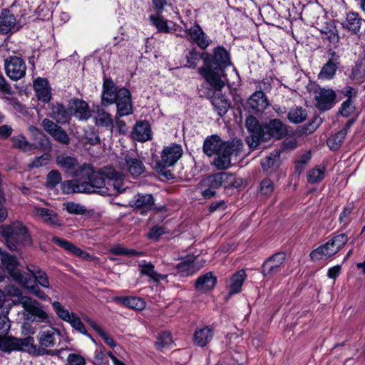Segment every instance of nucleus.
Masks as SVG:
<instances>
[{
    "instance_id": "obj_1",
    "label": "nucleus",
    "mask_w": 365,
    "mask_h": 365,
    "mask_svg": "<svg viewBox=\"0 0 365 365\" xmlns=\"http://www.w3.org/2000/svg\"><path fill=\"white\" fill-rule=\"evenodd\" d=\"M81 173L80 178L66 180L62 183L61 188L64 193H99L102 195H112L121 193L127 188L123 175L118 173L111 167H106L95 172L89 165L83 164Z\"/></svg>"
},
{
    "instance_id": "obj_2",
    "label": "nucleus",
    "mask_w": 365,
    "mask_h": 365,
    "mask_svg": "<svg viewBox=\"0 0 365 365\" xmlns=\"http://www.w3.org/2000/svg\"><path fill=\"white\" fill-rule=\"evenodd\" d=\"M201 58L205 65L199 69V73L215 91H220L228 81L224 73V69L231 64L228 52L218 46L214 49L212 59L207 53H202Z\"/></svg>"
},
{
    "instance_id": "obj_3",
    "label": "nucleus",
    "mask_w": 365,
    "mask_h": 365,
    "mask_svg": "<svg viewBox=\"0 0 365 365\" xmlns=\"http://www.w3.org/2000/svg\"><path fill=\"white\" fill-rule=\"evenodd\" d=\"M102 103L104 105L115 103L120 116L128 115L133 111L130 91L125 88H115L113 83L109 80H106L103 83Z\"/></svg>"
},
{
    "instance_id": "obj_4",
    "label": "nucleus",
    "mask_w": 365,
    "mask_h": 365,
    "mask_svg": "<svg viewBox=\"0 0 365 365\" xmlns=\"http://www.w3.org/2000/svg\"><path fill=\"white\" fill-rule=\"evenodd\" d=\"M1 234L7 247L11 251H19L23 247L32 244L27 228L19 222L3 226Z\"/></svg>"
},
{
    "instance_id": "obj_5",
    "label": "nucleus",
    "mask_w": 365,
    "mask_h": 365,
    "mask_svg": "<svg viewBox=\"0 0 365 365\" xmlns=\"http://www.w3.org/2000/svg\"><path fill=\"white\" fill-rule=\"evenodd\" d=\"M348 242L346 234L334 235L324 245L319 246L310 253V257L314 261H318L330 257L339 252Z\"/></svg>"
},
{
    "instance_id": "obj_6",
    "label": "nucleus",
    "mask_w": 365,
    "mask_h": 365,
    "mask_svg": "<svg viewBox=\"0 0 365 365\" xmlns=\"http://www.w3.org/2000/svg\"><path fill=\"white\" fill-rule=\"evenodd\" d=\"M0 349L4 352L24 351H27L29 354L40 353L32 336L19 339L14 336H0Z\"/></svg>"
},
{
    "instance_id": "obj_7",
    "label": "nucleus",
    "mask_w": 365,
    "mask_h": 365,
    "mask_svg": "<svg viewBox=\"0 0 365 365\" xmlns=\"http://www.w3.org/2000/svg\"><path fill=\"white\" fill-rule=\"evenodd\" d=\"M242 143L239 141H232L230 143L224 145L222 150L217 153L214 159V165L219 170L228 168L234 157H237L241 152Z\"/></svg>"
},
{
    "instance_id": "obj_8",
    "label": "nucleus",
    "mask_w": 365,
    "mask_h": 365,
    "mask_svg": "<svg viewBox=\"0 0 365 365\" xmlns=\"http://www.w3.org/2000/svg\"><path fill=\"white\" fill-rule=\"evenodd\" d=\"M245 125L250 135L246 138V142L250 148H257L264 137V125L253 115L246 118Z\"/></svg>"
},
{
    "instance_id": "obj_9",
    "label": "nucleus",
    "mask_w": 365,
    "mask_h": 365,
    "mask_svg": "<svg viewBox=\"0 0 365 365\" xmlns=\"http://www.w3.org/2000/svg\"><path fill=\"white\" fill-rule=\"evenodd\" d=\"M0 259L2 265L7 270L13 280L16 283L19 284L28 276L17 268L19 264L17 258L14 255H10L3 250L1 247H0Z\"/></svg>"
},
{
    "instance_id": "obj_10",
    "label": "nucleus",
    "mask_w": 365,
    "mask_h": 365,
    "mask_svg": "<svg viewBox=\"0 0 365 365\" xmlns=\"http://www.w3.org/2000/svg\"><path fill=\"white\" fill-rule=\"evenodd\" d=\"M285 254L277 252L269 257L262 265L264 277L271 278L282 272L285 267Z\"/></svg>"
},
{
    "instance_id": "obj_11",
    "label": "nucleus",
    "mask_w": 365,
    "mask_h": 365,
    "mask_svg": "<svg viewBox=\"0 0 365 365\" xmlns=\"http://www.w3.org/2000/svg\"><path fill=\"white\" fill-rule=\"evenodd\" d=\"M5 71L6 75L14 81L22 78L26 71L24 61L18 56H10L5 60Z\"/></svg>"
},
{
    "instance_id": "obj_12",
    "label": "nucleus",
    "mask_w": 365,
    "mask_h": 365,
    "mask_svg": "<svg viewBox=\"0 0 365 365\" xmlns=\"http://www.w3.org/2000/svg\"><path fill=\"white\" fill-rule=\"evenodd\" d=\"M204 183L206 185L211 186L212 187H237L240 182L236 180L235 177L226 172L217 173L212 175L208 176L205 180Z\"/></svg>"
},
{
    "instance_id": "obj_13",
    "label": "nucleus",
    "mask_w": 365,
    "mask_h": 365,
    "mask_svg": "<svg viewBox=\"0 0 365 365\" xmlns=\"http://www.w3.org/2000/svg\"><path fill=\"white\" fill-rule=\"evenodd\" d=\"M335 91L330 88H318L314 91L316 106L320 110L331 109L336 103Z\"/></svg>"
},
{
    "instance_id": "obj_14",
    "label": "nucleus",
    "mask_w": 365,
    "mask_h": 365,
    "mask_svg": "<svg viewBox=\"0 0 365 365\" xmlns=\"http://www.w3.org/2000/svg\"><path fill=\"white\" fill-rule=\"evenodd\" d=\"M56 163L65 173L72 176L81 177L82 175V165H80L77 159L73 156L65 153L58 155L56 158Z\"/></svg>"
},
{
    "instance_id": "obj_15",
    "label": "nucleus",
    "mask_w": 365,
    "mask_h": 365,
    "mask_svg": "<svg viewBox=\"0 0 365 365\" xmlns=\"http://www.w3.org/2000/svg\"><path fill=\"white\" fill-rule=\"evenodd\" d=\"M60 336V332L57 329L50 327L46 330L41 331L38 336L39 354H31L32 355H42L46 348L53 347L56 344V339Z\"/></svg>"
},
{
    "instance_id": "obj_16",
    "label": "nucleus",
    "mask_w": 365,
    "mask_h": 365,
    "mask_svg": "<svg viewBox=\"0 0 365 365\" xmlns=\"http://www.w3.org/2000/svg\"><path fill=\"white\" fill-rule=\"evenodd\" d=\"M185 32L189 40L202 50L206 49L211 43L210 38L198 24L191 26Z\"/></svg>"
},
{
    "instance_id": "obj_17",
    "label": "nucleus",
    "mask_w": 365,
    "mask_h": 365,
    "mask_svg": "<svg viewBox=\"0 0 365 365\" xmlns=\"http://www.w3.org/2000/svg\"><path fill=\"white\" fill-rule=\"evenodd\" d=\"M182 148L178 144H172L163 149L161 153L160 164L163 168L175 165L182 157Z\"/></svg>"
},
{
    "instance_id": "obj_18",
    "label": "nucleus",
    "mask_w": 365,
    "mask_h": 365,
    "mask_svg": "<svg viewBox=\"0 0 365 365\" xmlns=\"http://www.w3.org/2000/svg\"><path fill=\"white\" fill-rule=\"evenodd\" d=\"M33 215L51 227H59L62 225L57 213L52 210L35 205L33 207Z\"/></svg>"
},
{
    "instance_id": "obj_19",
    "label": "nucleus",
    "mask_w": 365,
    "mask_h": 365,
    "mask_svg": "<svg viewBox=\"0 0 365 365\" xmlns=\"http://www.w3.org/2000/svg\"><path fill=\"white\" fill-rule=\"evenodd\" d=\"M122 170L127 171L133 177H138L143 174L145 167L143 161L135 157L127 155L123 161L119 163Z\"/></svg>"
},
{
    "instance_id": "obj_20",
    "label": "nucleus",
    "mask_w": 365,
    "mask_h": 365,
    "mask_svg": "<svg viewBox=\"0 0 365 365\" xmlns=\"http://www.w3.org/2000/svg\"><path fill=\"white\" fill-rule=\"evenodd\" d=\"M21 305L27 312L36 317L39 322H45L48 320V314L36 300L31 297H24L21 299Z\"/></svg>"
},
{
    "instance_id": "obj_21",
    "label": "nucleus",
    "mask_w": 365,
    "mask_h": 365,
    "mask_svg": "<svg viewBox=\"0 0 365 365\" xmlns=\"http://www.w3.org/2000/svg\"><path fill=\"white\" fill-rule=\"evenodd\" d=\"M264 137L263 140H267L270 137L280 139L286 134L287 128L281 120L272 119L267 125H264Z\"/></svg>"
},
{
    "instance_id": "obj_22",
    "label": "nucleus",
    "mask_w": 365,
    "mask_h": 365,
    "mask_svg": "<svg viewBox=\"0 0 365 365\" xmlns=\"http://www.w3.org/2000/svg\"><path fill=\"white\" fill-rule=\"evenodd\" d=\"M138 270L141 276H146L148 277L149 281L154 282H159L165 280L167 278V275L161 274L155 270L154 265L145 260H143L138 263Z\"/></svg>"
},
{
    "instance_id": "obj_23",
    "label": "nucleus",
    "mask_w": 365,
    "mask_h": 365,
    "mask_svg": "<svg viewBox=\"0 0 365 365\" xmlns=\"http://www.w3.org/2000/svg\"><path fill=\"white\" fill-rule=\"evenodd\" d=\"M203 264L193 256H190L187 259L179 263L176 267L179 273L182 276L191 275L197 270H199Z\"/></svg>"
},
{
    "instance_id": "obj_24",
    "label": "nucleus",
    "mask_w": 365,
    "mask_h": 365,
    "mask_svg": "<svg viewBox=\"0 0 365 365\" xmlns=\"http://www.w3.org/2000/svg\"><path fill=\"white\" fill-rule=\"evenodd\" d=\"M269 106V101L264 93L259 91L254 93L247 101L249 109L255 112H262Z\"/></svg>"
},
{
    "instance_id": "obj_25",
    "label": "nucleus",
    "mask_w": 365,
    "mask_h": 365,
    "mask_svg": "<svg viewBox=\"0 0 365 365\" xmlns=\"http://www.w3.org/2000/svg\"><path fill=\"white\" fill-rule=\"evenodd\" d=\"M16 26L15 16L9 9H3L0 12V33L7 34L14 31Z\"/></svg>"
},
{
    "instance_id": "obj_26",
    "label": "nucleus",
    "mask_w": 365,
    "mask_h": 365,
    "mask_svg": "<svg viewBox=\"0 0 365 365\" xmlns=\"http://www.w3.org/2000/svg\"><path fill=\"white\" fill-rule=\"evenodd\" d=\"M229 143L223 142L217 135L207 137L203 144V151L208 156H212L222 150L224 145Z\"/></svg>"
},
{
    "instance_id": "obj_27",
    "label": "nucleus",
    "mask_w": 365,
    "mask_h": 365,
    "mask_svg": "<svg viewBox=\"0 0 365 365\" xmlns=\"http://www.w3.org/2000/svg\"><path fill=\"white\" fill-rule=\"evenodd\" d=\"M70 109L73 115L80 120H86L91 116L89 106L84 101H73Z\"/></svg>"
},
{
    "instance_id": "obj_28",
    "label": "nucleus",
    "mask_w": 365,
    "mask_h": 365,
    "mask_svg": "<svg viewBox=\"0 0 365 365\" xmlns=\"http://www.w3.org/2000/svg\"><path fill=\"white\" fill-rule=\"evenodd\" d=\"M52 241L59 247L63 248L66 251L73 254L76 256L87 260H91L92 259L91 255H90L88 252L82 250L67 240L58 238L57 237H53L52 238Z\"/></svg>"
},
{
    "instance_id": "obj_29",
    "label": "nucleus",
    "mask_w": 365,
    "mask_h": 365,
    "mask_svg": "<svg viewBox=\"0 0 365 365\" xmlns=\"http://www.w3.org/2000/svg\"><path fill=\"white\" fill-rule=\"evenodd\" d=\"M134 140L145 142L150 139L151 130L148 122L140 121L135 124L132 132Z\"/></svg>"
},
{
    "instance_id": "obj_30",
    "label": "nucleus",
    "mask_w": 365,
    "mask_h": 365,
    "mask_svg": "<svg viewBox=\"0 0 365 365\" xmlns=\"http://www.w3.org/2000/svg\"><path fill=\"white\" fill-rule=\"evenodd\" d=\"M213 331L208 327L197 328L193 336V341L197 346L203 347L212 339Z\"/></svg>"
},
{
    "instance_id": "obj_31",
    "label": "nucleus",
    "mask_w": 365,
    "mask_h": 365,
    "mask_svg": "<svg viewBox=\"0 0 365 365\" xmlns=\"http://www.w3.org/2000/svg\"><path fill=\"white\" fill-rule=\"evenodd\" d=\"M38 98L45 103L51 100V90L48 86V81L41 78H38L34 83Z\"/></svg>"
},
{
    "instance_id": "obj_32",
    "label": "nucleus",
    "mask_w": 365,
    "mask_h": 365,
    "mask_svg": "<svg viewBox=\"0 0 365 365\" xmlns=\"http://www.w3.org/2000/svg\"><path fill=\"white\" fill-rule=\"evenodd\" d=\"M217 282V278L209 272L200 277L196 281L195 288L197 290L205 292L214 288Z\"/></svg>"
},
{
    "instance_id": "obj_33",
    "label": "nucleus",
    "mask_w": 365,
    "mask_h": 365,
    "mask_svg": "<svg viewBox=\"0 0 365 365\" xmlns=\"http://www.w3.org/2000/svg\"><path fill=\"white\" fill-rule=\"evenodd\" d=\"M19 284L24 287L28 292L35 295L41 300H51L46 293L40 289L36 284H32V279L29 276L24 278Z\"/></svg>"
},
{
    "instance_id": "obj_34",
    "label": "nucleus",
    "mask_w": 365,
    "mask_h": 365,
    "mask_svg": "<svg viewBox=\"0 0 365 365\" xmlns=\"http://www.w3.org/2000/svg\"><path fill=\"white\" fill-rule=\"evenodd\" d=\"M148 19L151 25L153 26L158 32L165 34L172 32L173 28L169 25L170 22L163 18L162 14H148Z\"/></svg>"
},
{
    "instance_id": "obj_35",
    "label": "nucleus",
    "mask_w": 365,
    "mask_h": 365,
    "mask_svg": "<svg viewBox=\"0 0 365 365\" xmlns=\"http://www.w3.org/2000/svg\"><path fill=\"white\" fill-rule=\"evenodd\" d=\"M6 296L14 297V299H7V304H6V309H10L14 305L21 304V299L24 297H28L24 296L21 294V291L14 287V285H8L4 289Z\"/></svg>"
},
{
    "instance_id": "obj_36",
    "label": "nucleus",
    "mask_w": 365,
    "mask_h": 365,
    "mask_svg": "<svg viewBox=\"0 0 365 365\" xmlns=\"http://www.w3.org/2000/svg\"><path fill=\"white\" fill-rule=\"evenodd\" d=\"M50 117L59 124H65L68 123L70 115L66 108L59 103L52 106Z\"/></svg>"
},
{
    "instance_id": "obj_37",
    "label": "nucleus",
    "mask_w": 365,
    "mask_h": 365,
    "mask_svg": "<svg viewBox=\"0 0 365 365\" xmlns=\"http://www.w3.org/2000/svg\"><path fill=\"white\" fill-rule=\"evenodd\" d=\"M154 203L153 197L150 194H137L130 200V206L135 208L150 209Z\"/></svg>"
},
{
    "instance_id": "obj_38",
    "label": "nucleus",
    "mask_w": 365,
    "mask_h": 365,
    "mask_svg": "<svg viewBox=\"0 0 365 365\" xmlns=\"http://www.w3.org/2000/svg\"><path fill=\"white\" fill-rule=\"evenodd\" d=\"M280 150H276L272 152L269 156L262 159L261 165L263 170L266 172H272L279 166L280 164Z\"/></svg>"
},
{
    "instance_id": "obj_39",
    "label": "nucleus",
    "mask_w": 365,
    "mask_h": 365,
    "mask_svg": "<svg viewBox=\"0 0 365 365\" xmlns=\"http://www.w3.org/2000/svg\"><path fill=\"white\" fill-rule=\"evenodd\" d=\"M361 24V19L358 14L349 12L346 14V20L342 23L343 27L352 34L359 31Z\"/></svg>"
},
{
    "instance_id": "obj_40",
    "label": "nucleus",
    "mask_w": 365,
    "mask_h": 365,
    "mask_svg": "<svg viewBox=\"0 0 365 365\" xmlns=\"http://www.w3.org/2000/svg\"><path fill=\"white\" fill-rule=\"evenodd\" d=\"M115 301L136 310H143L145 307L144 300L137 297H118L115 298Z\"/></svg>"
},
{
    "instance_id": "obj_41",
    "label": "nucleus",
    "mask_w": 365,
    "mask_h": 365,
    "mask_svg": "<svg viewBox=\"0 0 365 365\" xmlns=\"http://www.w3.org/2000/svg\"><path fill=\"white\" fill-rule=\"evenodd\" d=\"M215 110L220 116L224 115L228 110L230 103L224 96L215 93L211 100Z\"/></svg>"
},
{
    "instance_id": "obj_42",
    "label": "nucleus",
    "mask_w": 365,
    "mask_h": 365,
    "mask_svg": "<svg viewBox=\"0 0 365 365\" xmlns=\"http://www.w3.org/2000/svg\"><path fill=\"white\" fill-rule=\"evenodd\" d=\"M246 273L244 270L236 272L230 279V294H235L240 292L241 287L245 280Z\"/></svg>"
},
{
    "instance_id": "obj_43",
    "label": "nucleus",
    "mask_w": 365,
    "mask_h": 365,
    "mask_svg": "<svg viewBox=\"0 0 365 365\" xmlns=\"http://www.w3.org/2000/svg\"><path fill=\"white\" fill-rule=\"evenodd\" d=\"M27 269L39 285L44 288H49V279L44 271L36 266H28Z\"/></svg>"
},
{
    "instance_id": "obj_44",
    "label": "nucleus",
    "mask_w": 365,
    "mask_h": 365,
    "mask_svg": "<svg viewBox=\"0 0 365 365\" xmlns=\"http://www.w3.org/2000/svg\"><path fill=\"white\" fill-rule=\"evenodd\" d=\"M338 63L333 61L329 60L328 62L322 68V70L319 74V78L324 80L331 79L336 71Z\"/></svg>"
},
{
    "instance_id": "obj_45",
    "label": "nucleus",
    "mask_w": 365,
    "mask_h": 365,
    "mask_svg": "<svg viewBox=\"0 0 365 365\" xmlns=\"http://www.w3.org/2000/svg\"><path fill=\"white\" fill-rule=\"evenodd\" d=\"M347 134V128H344L339 130L334 135L329 138L327 145L331 150H335L340 148L346 135Z\"/></svg>"
},
{
    "instance_id": "obj_46",
    "label": "nucleus",
    "mask_w": 365,
    "mask_h": 365,
    "mask_svg": "<svg viewBox=\"0 0 365 365\" xmlns=\"http://www.w3.org/2000/svg\"><path fill=\"white\" fill-rule=\"evenodd\" d=\"M11 141L15 148L23 151H29L36 148L34 144L28 142L26 138L22 135L13 137Z\"/></svg>"
},
{
    "instance_id": "obj_47",
    "label": "nucleus",
    "mask_w": 365,
    "mask_h": 365,
    "mask_svg": "<svg viewBox=\"0 0 365 365\" xmlns=\"http://www.w3.org/2000/svg\"><path fill=\"white\" fill-rule=\"evenodd\" d=\"M96 124L98 126L112 128L113 120L109 113L103 109H98L97 116L96 117Z\"/></svg>"
},
{
    "instance_id": "obj_48",
    "label": "nucleus",
    "mask_w": 365,
    "mask_h": 365,
    "mask_svg": "<svg viewBox=\"0 0 365 365\" xmlns=\"http://www.w3.org/2000/svg\"><path fill=\"white\" fill-rule=\"evenodd\" d=\"M53 309L56 315L63 321L68 322L74 313L70 312L59 302L52 303Z\"/></svg>"
},
{
    "instance_id": "obj_49",
    "label": "nucleus",
    "mask_w": 365,
    "mask_h": 365,
    "mask_svg": "<svg viewBox=\"0 0 365 365\" xmlns=\"http://www.w3.org/2000/svg\"><path fill=\"white\" fill-rule=\"evenodd\" d=\"M307 113L302 108H295L291 109L288 113V119L294 123H300L307 118Z\"/></svg>"
},
{
    "instance_id": "obj_50",
    "label": "nucleus",
    "mask_w": 365,
    "mask_h": 365,
    "mask_svg": "<svg viewBox=\"0 0 365 365\" xmlns=\"http://www.w3.org/2000/svg\"><path fill=\"white\" fill-rule=\"evenodd\" d=\"M325 168L324 167H316L309 171L307 180L310 183H317L324 178Z\"/></svg>"
},
{
    "instance_id": "obj_51",
    "label": "nucleus",
    "mask_w": 365,
    "mask_h": 365,
    "mask_svg": "<svg viewBox=\"0 0 365 365\" xmlns=\"http://www.w3.org/2000/svg\"><path fill=\"white\" fill-rule=\"evenodd\" d=\"M167 4V0H151V4L148 9V12L149 14H162Z\"/></svg>"
},
{
    "instance_id": "obj_52",
    "label": "nucleus",
    "mask_w": 365,
    "mask_h": 365,
    "mask_svg": "<svg viewBox=\"0 0 365 365\" xmlns=\"http://www.w3.org/2000/svg\"><path fill=\"white\" fill-rule=\"evenodd\" d=\"M66 210L70 214L83 215L86 213V208L78 203L68 202L64 204Z\"/></svg>"
},
{
    "instance_id": "obj_53",
    "label": "nucleus",
    "mask_w": 365,
    "mask_h": 365,
    "mask_svg": "<svg viewBox=\"0 0 365 365\" xmlns=\"http://www.w3.org/2000/svg\"><path fill=\"white\" fill-rule=\"evenodd\" d=\"M90 324L107 345H108L110 348H114L116 346L114 340L96 324L90 322Z\"/></svg>"
},
{
    "instance_id": "obj_54",
    "label": "nucleus",
    "mask_w": 365,
    "mask_h": 365,
    "mask_svg": "<svg viewBox=\"0 0 365 365\" xmlns=\"http://www.w3.org/2000/svg\"><path fill=\"white\" fill-rule=\"evenodd\" d=\"M110 252L114 255L124 256H134L141 255L140 252H138L133 250L127 249L119 245H116L112 247L111 249L110 250Z\"/></svg>"
},
{
    "instance_id": "obj_55",
    "label": "nucleus",
    "mask_w": 365,
    "mask_h": 365,
    "mask_svg": "<svg viewBox=\"0 0 365 365\" xmlns=\"http://www.w3.org/2000/svg\"><path fill=\"white\" fill-rule=\"evenodd\" d=\"M173 343L172 336L170 332L164 331L159 334L156 341V346L158 349L168 347Z\"/></svg>"
},
{
    "instance_id": "obj_56",
    "label": "nucleus",
    "mask_w": 365,
    "mask_h": 365,
    "mask_svg": "<svg viewBox=\"0 0 365 365\" xmlns=\"http://www.w3.org/2000/svg\"><path fill=\"white\" fill-rule=\"evenodd\" d=\"M61 173L56 170H53L47 175L46 184L50 187H54L61 182Z\"/></svg>"
},
{
    "instance_id": "obj_57",
    "label": "nucleus",
    "mask_w": 365,
    "mask_h": 365,
    "mask_svg": "<svg viewBox=\"0 0 365 365\" xmlns=\"http://www.w3.org/2000/svg\"><path fill=\"white\" fill-rule=\"evenodd\" d=\"M68 323L71 324V326L78 331L79 333L86 335V329L81 319L76 314H73L71 317V319L68 321Z\"/></svg>"
},
{
    "instance_id": "obj_58",
    "label": "nucleus",
    "mask_w": 365,
    "mask_h": 365,
    "mask_svg": "<svg viewBox=\"0 0 365 365\" xmlns=\"http://www.w3.org/2000/svg\"><path fill=\"white\" fill-rule=\"evenodd\" d=\"M200 57V53L196 51V49L192 48L185 56L187 66L188 67L195 68Z\"/></svg>"
},
{
    "instance_id": "obj_59",
    "label": "nucleus",
    "mask_w": 365,
    "mask_h": 365,
    "mask_svg": "<svg viewBox=\"0 0 365 365\" xmlns=\"http://www.w3.org/2000/svg\"><path fill=\"white\" fill-rule=\"evenodd\" d=\"M51 136L58 142L63 144H68L70 143V138L66 132L60 126L51 135Z\"/></svg>"
},
{
    "instance_id": "obj_60",
    "label": "nucleus",
    "mask_w": 365,
    "mask_h": 365,
    "mask_svg": "<svg viewBox=\"0 0 365 365\" xmlns=\"http://www.w3.org/2000/svg\"><path fill=\"white\" fill-rule=\"evenodd\" d=\"M51 160V155L49 153H44L39 157L35 158L31 163V168H39L45 166L48 164Z\"/></svg>"
},
{
    "instance_id": "obj_61",
    "label": "nucleus",
    "mask_w": 365,
    "mask_h": 365,
    "mask_svg": "<svg viewBox=\"0 0 365 365\" xmlns=\"http://www.w3.org/2000/svg\"><path fill=\"white\" fill-rule=\"evenodd\" d=\"M9 312V309H6V311L4 314H0V333L6 334L10 329V322L7 315Z\"/></svg>"
},
{
    "instance_id": "obj_62",
    "label": "nucleus",
    "mask_w": 365,
    "mask_h": 365,
    "mask_svg": "<svg viewBox=\"0 0 365 365\" xmlns=\"http://www.w3.org/2000/svg\"><path fill=\"white\" fill-rule=\"evenodd\" d=\"M66 365H86V359L78 354H70L67 357Z\"/></svg>"
},
{
    "instance_id": "obj_63",
    "label": "nucleus",
    "mask_w": 365,
    "mask_h": 365,
    "mask_svg": "<svg viewBox=\"0 0 365 365\" xmlns=\"http://www.w3.org/2000/svg\"><path fill=\"white\" fill-rule=\"evenodd\" d=\"M311 158V153L307 152L302 155L298 160H296L295 170L297 173H300L304 168L305 165Z\"/></svg>"
},
{
    "instance_id": "obj_64",
    "label": "nucleus",
    "mask_w": 365,
    "mask_h": 365,
    "mask_svg": "<svg viewBox=\"0 0 365 365\" xmlns=\"http://www.w3.org/2000/svg\"><path fill=\"white\" fill-rule=\"evenodd\" d=\"M354 110V106L351 99H347L341 106L340 113L343 116H349Z\"/></svg>"
}]
</instances>
